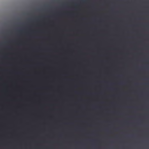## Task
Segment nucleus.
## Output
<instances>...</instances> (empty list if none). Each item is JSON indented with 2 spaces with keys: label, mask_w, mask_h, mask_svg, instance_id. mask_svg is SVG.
Wrapping results in <instances>:
<instances>
[{
  "label": "nucleus",
  "mask_w": 149,
  "mask_h": 149,
  "mask_svg": "<svg viewBox=\"0 0 149 149\" xmlns=\"http://www.w3.org/2000/svg\"><path fill=\"white\" fill-rule=\"evenodd\" d=\"M83 2H85V1H83Z\"/></svg>",
  "instance_id": "nucleus-1"
}]
</instances>
